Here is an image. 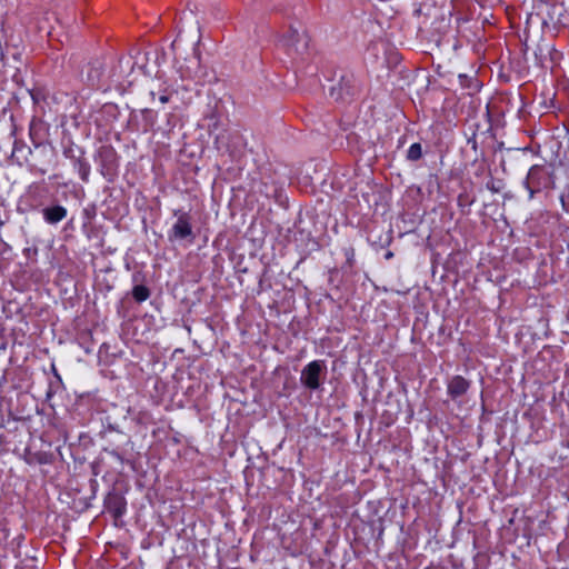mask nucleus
<instances>
[{"label":"nucleus","mask_w":569,"mask_h":569,"mask_svg":"<svg viewBox=\"0 0 569 569\" xmlns=\"http://www.w3.org/2000/svg\"><path fill=\"white\" fill-rule=\"evenodd\" d=\"M550 186L551 178L546 168L540 166H533L530 168L526 179V187L529 190L530 198H532L535 192H539Z\"/></svg>","instance_id":"1"},{"label":"nucleus","mask_w":569,"mask_h":569,"mask_svg":"<svg viewBox=\"0 0 569 569\" xmlns=\"http://www.w3.org/2000/svg\"><path fill=\"white\" fill-rule=\"evenodd\" d=\"M325 369L326 366L323 361H311L301 371V382L309 389H318L320 386V377Z\"/></svg>","instance_id":"2"},{"label":"nucleus","mask_w":569,"mask_h":569,"mask_svg":"<svg viewBox=\"0 0 569 569\" xmlns=\"http://www.w3.org/2000/svg\"><path fill=\"white\" fill-rule=\"evenodd\" d=\"M469 388V382L460 377H453L448 383V392L452 398L463 395Z\"/></svg>","instance_id":"3"},{"label":"nucleus","mask_w":569,"mask_h":569,"mask_svg":"<svg viewBox=\"0 0 569 569\" xmlns=\"http://www.w3.org/2000/svg\"><path fill=\"white\" fill-rule=\"evenodd\" d=\"M67 216V209L62 206H54L51 208H46L43 210V217L49 223H57L64 219Z\"/></svg>","instance_id":"4"},{"label":"nucleus","mask_w":569,"mask_h":569,"mask_svg":"<svg viewBox=\"0 0 569 569\" xmlns=\"http://www.w3.org/2000/svg\"><path fill=\"white\" fill-rule=\"evenodd\" d=\"M191 234V226L184 217L178 218L172 227V236L177 239H183Z\"/></svg>","instance_id":"5"},{"label":"nucleus","mask_w":569,"mask_h":569,"mask_svg":"<svg viewBox=\"0 0 569 569\" xmlns=\"http://www.w3.org/2000/svg\"><path fill=\"white\" fill-rule=\"evenodd\" d=\"M133 297L139 302L144 301L149 297V291L143 286H137L133 288Z\"/></svg>","instance_id":"6"},{"label":"nucleus","mask_w":569,"mask_h":569,"mask_svg":"<svg viewBox=\"0 0 569 569\" xmlns=\"http://www.w3.org/2000/svg\"><path fill=\"white\" fill-rule=\"evenodd\" d=\"M422 154L420 143H412L408 149V158L410 160H418Z\"/></svg>","instance_id":"7"},{"label":"nucleus","mask_w":569,"mask_h":569,"mask_svg":"<svg viewBox=\"0 0 569 569\" xmlns=\"http://www.w3.org/2000/svg\"><path fill=\"white\" fill-rule=\"evenodd\" d=\"M159 100H160L161 103H166L168 101V97L167 96H161L159 98Z\"/></svg>","instance_id":"8"},{"label":"nucleus","mask_w":569,"mask_h":569,"mask_svg":"<svg viewBox=\"0 0 569 569\" xmlns=\"http://www.w3.org/2000/svg\"><path fill=\"white\" fill-rule=\"evenodd\" d=\"M295 43H296V40H293V39H288L287 40V44L288 46H295Z\"/></svg>","instance_id":"9"},{"label":"nucleus","mask_w":569,"mask_h":569,"mask_svg":"<svg viewBox=\"0 0 569 569\" xmlns=\"http://www.w3.org/2000/svg\"><path fill=\"white\" fill-rule=\"evenodd\" d=\"M293 34H295L297 38H298V37H300V33H299L297 30H295V31H293Z\"/></svg>","instance_id":"10"}]
</instances>
